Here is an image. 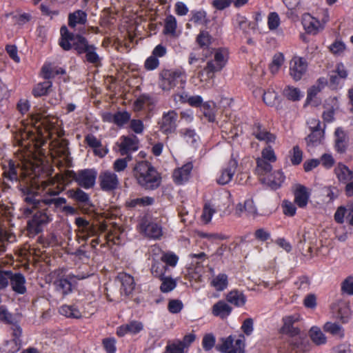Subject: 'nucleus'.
Here are the masks:
<instances>
[{
  "label": "nucleus",
  "mask_w": 353,
  "mask_h": 353,
  "mask_svg": "<svg viewBox=\"0 0 353 353\" xmlns=\"http://www.w3.org/2000/svg\"><path fill=\"white\" fill-rule=\"evenodd\" d=\"M53 184L52 179L42 181L41 185L43 191L40 199L30 194L24 197V201L28 205L23 209L25 215L31 214L34 209L38 210L28 223L30 231L35 234L41 232L42 227L52 221V212L58 210L67 202L64 197L57 196L60 192L50 187Z\"/></svg>",
  "instance_id": "nucleus-1"
},
{
  "label": "nucleus",
  "mask_w": 353,
  "mask_h": 353,
  "mask_svg": "<svg viewBox=\"0 0 353 353\" xmlns=\"http://www.w3.org/2000/svg\"><path fill=\"white\" fill-rule=\"evenodd\" d=\"M134 175L138 183L145 189L154 190L161 184L160 174L148 161L138 162L134 168Z\"/></svg>",
  "instance_id": "nucleus-2"
},
{
  "label": "nucleus",
  "mask_w": 353,
  "mask_h": 353,
  "mask_svg": "<svg viewBox=\"0 0 353 353\" xmlns=\"http://www.w3.org/2000/svg\"><path fill=\"white\" fill-rule=\"evenodd\" d=\"M186 76L180 69H163L159 74V87L164 92H170L176 87L183 88Z\"/></svg>",
  "instance_id": "nucleus-3"
},
{
  "label": "nucleus",
  "mask_w": 353,
  "mask_h": 353,
  "mask_svg": "<svg viewBox=\"0 0 353 353\" xmlns=\"http://www.w3.org/2000/svg\"><path fill=\"white\" fill-rule=\"evenodd\" d=\"M61 39L59 40L60 46L65 50H69L73 46L78 54L85 53L90 47L87 39L80 35L74 36L70 33L65 26H62L60 29Z\"/></svg>",
  "instance_id": "nucleus-4"
},
{
  "label": "nucleus",
  "mask_w": 353,
  "mask_h": 353,
  "mask_svg": "<svg viewBox=\"0 0 353 353\" xmlns=\"http://www.w3.org/2000/svg\"><path fill=\"white\" fill-rule=\"evenodd\" d=\"M3 177L12 182H18L31 174V168L23 166L19 163L9 160L3 165Z\"/></svg>",
  "instance_id": "nucleus-5"
},
{
  "label": "nucleus",
  "mask_w": 353,
  "mask_h": 353,
  "mask_svg": "<svg viewBox=\"0 0 353 353\" xmlns=\"http://www.w3.org/2000/svg\"><path fill=\"white\" fill-rule=\"evenodd\" d=\"M65 175L72 179L79 186L88 190L94 186L97 172L94 169H84L77 172L68 170Z\"/></svg>",
  "instance_id": "nucleus-6"
},
{
  "label": "nucleus",
  "mask_w": 353,
  "mask_h": 353,
  "mask_svg": "<svg viewBox=\"0 0 353 353\" xmlns=\"http://www.w3.org/2000/svg\"><path fill=\"white\" fill-rule=\"evenodd\" d=\"M88 275L82 274L69 273L66 275L59 276L54 282L56 290L63 296L68 295L72 292L73 288L77 281L87 278Z\"/></svg>",
  "instance_id": "nucleus-7"
},
{
  "label": "nucleus",
  "mask_w": 353,
  "mask_h": 353,
  "mask_svg": "<svg viewBox=\"0 0 353 353\" xmlns=\"http://www.w3.org/2000/svg\"><path fill=\"white\" fill-rule=\"evenodd\" d=\"M139 228L141 233L150 239L159 240L163 234L160 221L150 217H144L141 219Z\"/></svg>",
  "instance_id": "nucleus-8"
},
{
  "label": "nucleus",
  "mask_w": 353,
  "mask_h": 353,
  "mask_svg": "<svg viewBox=\"0 0 353 353\" xmlns=\"http://www.w3.org/2000/svg\"><path fill=\"white\" fill-rule=\"evenodd\" d=\"M245 336L241 334L238 338L232 335L223 338L221 343L216 346L218 351L222 353H245Z\"/></svg>",
  "instance_id": "nucleus-9"
},
{
  "label": "nucleus",
  "mask_w": 353,
  "mask_h": 353,
  "mask_svg": "<svg viewBox=\"0 0 353 353\" xmlns=\"http://www.w3.org/2000/svg\"><path fill=\"white\" fill-rule=\"evenodd\" d=\"M329 16L325 12L324 17L321 19L314 17L310 13H305L302 17L303 27L307 33L316 34L323 30L325 24L328 21Z\"/></svg>",
  "instance_id": "nucleus-10"
},
{
  "label": "nucleus",
  "mask_w": 353,
  "mask_h": 353,
  "mask_svg": "<svg viewBox=\"0 0 353 353\" xmlns=\"http://www.w3.org/2000/svg\"><path fill=\"white\" fill-rule=\"evenodd\" d=\"M99 184L103 191L110 192L119 187L120 181L116 173L110 170H104L99 175Z\"/></svg>",
  "instance_id": "nucleus-11"
},
{
  "label": "nucleus",
  "mask_w": 353,
  "mask_h": 353,
  "mask_svg": "<svg viewBox=\"0 0 353 353\" xmlns=\"http://www.w3.org/2000/svg\"><path fill=\"white\" fill-rule=\"evenodd\" d=\"M178 114L175 110L163 112L159 121L160 130L165 134L174 133L177 128Z\"/></svg>",
  "instance_id": "nucleus-12"
},
{
  "label": "nucleus",
  "mask_w": 353,
  "mask_h": 353,
  "mask_svg": "<svg viewBox=\"0 0 353 353\" xmlns=\"http://www.w3.org/2000/svg\"><path fill=\"white\" fill-rule=\"evenodd\" d=\"M288 344L292 353H305L312 347L307 336L301 332L297 336L290 337Z\"/></svg>",
  "instance_id": "nucleus-13"
},
{
  "label": "nucleus",
  "mask_w": 353,
  "mask_h": 353,
  "mask_svg": "<svg viewBox=\"0 0 353 353\" xmlns=\"http://www.w3.org/2000/svg\"><path fill=\"white\" fill-rule=\"evenodd\" d=\"M238 166L237 161L231 159L220 170L216 176V182L219 185H226L230 183L236 170Z\"/></svg>",
  "instance_id": "nucleus-14"
},
{
  "label": "nucleus",
  "mask_w": 353,
  "mask_h": 353,
  "mask_svg": "<svg viewBox=\"0 0 353 353\" xmlns=\"http://www.w3.org/2000/svg\"><path fill=\"white\" fill-rule=\"evenodd\" d=\"M74 223L78 228L77 232L79 236L83 241H87L90 237L94 236L97 234L96 225L83 217L76 218Z\"/></svg>",
  "instance_id": "nucleus-15"
},
{
  "label": "nucleus",
  "mask_w": 353,
  "mask_h": 353,
  "mask_svg": "<svg viewBox=\"0 0 353 353\" xmlns=\"http://www.w3.org/2000/svg\"><path fill=\"white\" fill-rule=\"evenodd\" d=\"M307 63L303 58L294 57L290 62V75L296 81L301 79L307 71Z\"/></svg>",
  "instance_id": "nucleus-16"
},
{
  "label": "nucleus",
  "mask_w": 353,
  "mask_h": 353,
  "mask_svg": "<svg viewBox=\"0 0 353 353\" xmlns=\"http://www.w3.org/2000/svg\"><path fill=\"white\" fill-rule=\"evenodd\" d=\"M252 134L261 141H264L268 145L273 144L276 141V136L267 130L261 123H255L252 127Z\"/></svg>",
  "instance_id": "nucleus-17"
},
{
  "label": "nucleus",
  "mask_w": 353,
  "mask_h": 353,
  "mask_svg": "<svg viewBox=\"0 0 353 353\" xmlns=\"http://www.w3.org/2000/svg\"><path fill=\"white\" fill-rule=\"evenodd\" d=\"M192 168V163L189 162L181 168L175 169L172 174L174 181L178 185L183 184L188 181L190 177Z\"/></svg>",
  "instance_id": "nucleus-18"
},
{
  "label": "nucleus",
  "mask_w": 353,
  "mask_h": 353,
  "mask_svg": "<svg viewBox=\"0 0 353 353\" xmlns=\"http://www.w3.org/2000/svg\"><path fill=\"white\" fill-rule=\"evenodd\" d=\"M119 151L121 155H126L139 148V141L135 136H123L121 137Z\"/></svg>",
  "instance_id": "nucleus-19"
},
{
  "label": "nucleus",
  "mask_w": 353,
  "mask_h": 353,
  "mask_svg": "<svg viewBox=\"0 0 353 353\" xmlns=\"http://www.w3.org/2000/svg\"><path fill=\"white\" fill-rule=\"evenodd\" d=\"M117 280L121 283V293L125 296L132 294L135 288L134 277L125 272H121L117 276Z\"/></svg>",
  "instance_id": "nucleus-20"
},
{
  "label": "nucleus",
  "mask_w": 353,
  "mask_h": 353,
  "mask_svg": "<svg viewBox=\"0 0 353 353\" xmlns=\"http://www.w3.org/2000/svg\"><path fill=\"white\" fill-rule=\"evenodd\" d=\"M296 316H288L283 319V325L281 328L282 334H287L290 337L297 336L301 332L298 327H294L293 324L298 321Z\"/></svg>",
  "instance_id": "nucleus-21"
},
{
  "label": "nucleus",
  "mask_w": 353,
  "mask_h": 353,
  "mask_svg": "<svg viewBox=\"0 0 353 353\" xmlns=\"http://www.w3.org/2000/svg\"><path fill=\"white\" fill-rule=\"evenodd\" d=\"M294 202L299 208H305L308 203L310 194L306 187L297 184L294 190Z\"/></svg>",
  "instance_id": "nucleus-22"
},
{
  "label": "nucleus",
  "mask_w": 353,
  "mask_h": 353,
  "mask_svg": "<svg viewBox=\"0 0 353 353\" xmlns=\"http://www.w3.org/2000/svg\"><path fill=\"white\" fill-rule=\"evenodd\" d=\"M10 285L12 290L20 294H23L26 292V279L21 273L13 274L12 272L10 279Z\"/></svg>",
  "instance_id": "nucleus-23"
},
{
  "label": "nucleus",
  "mask_w": 353,
  "mask_h": 353,
  "mask_svg": "<svg viewBox=\"0 0 353 353\" xmlns=\"http://www.w3.org/2000/svg\"><path fill=\"white\" fill-rule=\"evenodd\" d=\"M232 307L224 301H219L212 307V313L221 319L227 318L232 312Z\"/></svg>",
  "instance_id": "nucleus-24"
},
{
  "label": "nucleus",
  "mask_w": 353,
  "mask_h": 353,
  "mask_svg": "<svg viewBox=\"0 0 353 353\" xmlns=\"http://www.w3.org/2000/svg\"><path fill=\"white\" fill-rule=\"evenodd\" d=\"M335 150L337 152L343 154L345 153L348 144V137L345 132L341 129L337 128L335 131Z\"/></svg>",
  "instance_id": "nucleus-25"
},
{
  "label": "nucleus",
  "mask_w": 353,
  "mask_h": 353,
  "mask_svg": "<svg viewBox=\"0 0 353 353\" xmlns=\"http://www.w3.org/2000/svg\"><path fill=\"white\" fill-rule=\"evenodd\" d=\"M59 312L63 316L72 319H80L83 315L77 304L63 305L59 307Z\"/></svg>",
  "instance_id": "nucleus-26"
},
{
  "label": "nucleus",
  "mask_w": 353,
  "mask_h": 353,
  "mask_svg": "<svg viewBox=\"0 0 353 353\" xmlns=\"http://www.w3.org/2000/svg\"><path fill=\"white\" fill-rule=\"evenodd\" d=\"M334 172L339 181L347 183L353 179V171L350 170L347 166L339 163L334 169Z\"/></svg>",
  "instance_id": "nucleus-27"
},
{
  "label": "nucleus",
  "mask_w": 353,
  "mask_h": 353,
  "mask_svg": "<svg viewBox=\"0 0 353 353\" xmlns=\"http://www.w3.org/2000/svg\"><path fill=\"white\" fill-rule=\"evenodd\" d=\"M284 180L285 176L280 170L274 172L272 174H269L267 178L263 179L264 182L274 190H276L281 187Z\"/></svg>",
  "instance_id": "nucleus-28"
},
{
  "label": "nucleus",
  "mask_w": 353,
  "mask_h": 353,
  "mask_svg": "<svg viewBox=\"0 0 353 353\" xmlns=\"http://www.w3.org/2000/svg\"><path fill=\"white\" fill-rule=\"evenodd\" d=\"M177 21L174 16L169 14L166 17L164 21L163 34L172 37H177L179 34L176 32Z\"/></svg>",
  "instance_id": "nucleus-29"
},
{
  "label": "nucleus",
  "mask_w": 353,
  "mask_h": 353,
  "mask_svg": "<svg viewBox=\"0 0 353 353\" xmlns=\"http://www.w3.org/2000/svg\"><path fill=\"white\" fill-rule=\"evenodd\" d=\"M226 300L236 307H242L245 304L246 296L244 294L237 290L230 291L226 295Z\"/></svg>",
  "instance_id": "nucleus-30"
},
{
  "label": "nucleus",
  "mask_w": 353,
  "mask_h": 353,
  "mask_svg": "<svg viewBox=\"0 0 353 353\" xmlns=\"http://www.w3.org/2000/svg\"><path fill=\"white\" fill-rule=\"evenodd\" d=\"M87 22V14L81 10H78L68 15V26L70 28H75L77 25H84Z\"/></svg>",
  "instance_id": "nucleus-31"
},
{
  "label": "nucleus",
  "mask_w": 353,
  "mask_h": 353,
  "mask_svg": "<svg viewBox=\"0 0 353 353\" xmlns=\"http://www.w3.org/2000/svg\"><path fill=\"white\" fill-rule=\"evenodd\" d=\"M43 77L46 79L54 78L58 74H63L65 70L60 67L53 66L51 63H45L41 69Z\"/></svg>",
  "instance_id": "nucleus-32"
},
{
  "label": "nucleus",
  "mask_w": 353,
  "mask_h": 353,
  "mask_svg": "<svg viewBox=\"0 0 353 353\" xmlns=\"http://www.w3.org/2000/svg\"><path fill=\"white\" fill-rule=\"evenodd\" d=\"M189 21L192 22L195 26H206L209 23L207 13L203 10H193L190 12Z\"/></svg>",
  "instance_id": "nucleus-33"
},
{
  "label": "nucleus",
  "mask_w": 353,
  "mask_h": 353,
  "mask_svg": "<svg viewBox=\"0 0 353 353\" xmlns=\"http://www.w3.org/2000/svg\"><path fill=\"white\" fill-rule=\"evenodd\" d=\"M210 285L216 291H223L228 285V277L227 274L221 273L214 276L210 281Z\"/></svg>",
  "instance_id": "nucleus-34"
},
{
  "label": "nucleus",
  "mask_w": 353,
  "mask_h": 353,
  "mask_svg": "<svg viewBox=\"0 0 353 353\" xmlns=\"http://www.w3.org/2000/svg\"><path fill=\"white\" fill-rule=\"evenodd\" d=\"M323 130H315L305 138L307 146L310 148H314L321 143L323 139Z\"/></svg>",
  "instance_id": "nucleus-35"
},
{
  "label": "nucleus",
  "mask_w": 353,
  "mask_h": 353,
  "mask_svg": "<svg viewBox=\"0 0 353 353\" xmlns=\"http://www.w3.org/2000/svg\"><path fill=\"white\" fill-rule=\"evenodd\" d=\"M323 330L325 332H328L339 339L343 338L345 335L343 327L336 323H325L323 325Z\"/></svg>",
  "instance_id": "nucleus-36"
},
{
  "label": "nucleus",
  "mask_w": 353,
  "mask_h": 353,
  "mask_svg": "<svg viewBox=\"0 0 353 353\" xmlns=\"http://www.w3.org/2000/svg\"><path fill=\"white\" fill-rule=\"evenodd\" d=\"M309 335L314 343L317 345L325 344L327 338L321 329L316 326H313L309 331Z\"/></svg>",
  "instance_id": "nucleus-37"
},
{
  "label": "nucleus",
  "mask_w": 353,
  "mask_h": 353,
  "mask_svg": "<svg viewBox=\"0 0 353 353\" xmlns=\"http://www.w3.org/2000/svg\"><path fill=\"white\" fill-rule=\"evenodd\" d=\"M68 195L78 203L88 205L90 203V196L80 188L70 190Z\"/></svg>",
  "instance_id": "nucleus-38"
},
{
  "label": "nucleus",
  "mask_w": 353,
  "mask_h": 353,
  "mask_svg": "<svg viewBox=\"0 0 353 353\" xmlns=\"http://www.w3.org/2000/svg\"><path fill=\"white\" fill-rule=\"evenodd\" d=\"M97 47L94 45L90 46L85 52L86 61L96 66L101 65V57L97 52Z\"/></svg>",
  "instance_id": "nucleus-39"
},
{
  "label": "nucleus",
  "mask_w": 353,
  "mask_h": 353,
  "mask_svg": "<svg viewBox=\"0 0 353 353\" xmlns=\"http://www.w3.org/2000/svg\"><path fill=\"white\" fill-rule=\"evenodd\" d=\"M52 86V83L50 81L37 83L32 90V94L35 97L45 96L50 92Z\"/></svg>",
  "instance_id": "nucleus-40"
},
{
  "label": "nucleus",
  "mask_w": 353,
  "mask_h": 353,
  "mask_svg": "<svg viewBox=\"0 0 353 353\" xmlns=\"http://www.w3.org/2000/svg\"><path fill=\"white\" fill-rule=\"evenodd\" d=\"M21 346V341L8 340L6 341L0 347V350L4 353H16Z\"/></svg>",
  "instance_id": "nucleus-41"
},
{
  "label": "nucleus",
  "mask_w": 353,
  "mask_h": 353,
  "mask_svg": "<svg viewBox=\"0 0 353 353\" xmlns=\"http://www.w3.org/2000/svg\"><path fill=\"white\" fill-rule=\"evenodd\" d=\"M351 310L349 305L342 303L339 305L336 317L340 319L343 323H347L351 318Z\"/></svg>",
  "instance_id": "nucleus-42"
},
{
  "label": "nucleus",
  "mask_w": 353,
  "mask_h": 353,
  "mask_svg": "<svg viewBox=\"0 0 353 353\" xmlns=\"http://www.w3.org/2000/svg\"><path fill=\"white\" fill-rule=\"evenodd\" d=\"M283 94L288 99L292 101H299L303 96L299 88L290 85L284 89Z\"/></svg>",
  "instance_id": "nucleus-43"
},
{
  "label": "nucleus",
  "mask_w": 353,
  "mask_h": 353,
  "mask_svg": "<svg viewBox=\"0 0 353 353\" xmlns=\"http://www.w3.org/2000/svg\"><path fill=\"white\" fill-rule=\"evenodd\" d=\"M212 37L206 30H201L196 38L198 45L202 48H208L212 43Z\"/></svg>",
  "instance_id": "nucleus-44"
},
{
  "label": "nucleus",
  "mask_w": 353,
  "mask_h": 353,
  "mask_svg": "<svg viewBox=\"0 0 353 353\" xmlns=\"http://www.w3.org/2000/svg\"><path fill=\"white\" fill-rule=\"evenodd\" d=\"M179 134L188 143L191 145L196 143L199 139L198 135L193 129L183 128L179 131Z\"/></svg>",
  "instance_id": "nucleus-45"
},
{
  "label": "nucleus",
  "mask_w": 353,
  "mask_h": 353,
  "mask_svg": "<svg viewBox=\"0 0 353 353\" xmlns=\"http://www.w3.org/2000/svg\"><path fill=\"white\" fill-rule=\"evenodd\" d=\"M154 199L149 196L141 198H135L130 199L126 204L130 208H135L137 206H147L153 203Z\"/></svg>",
  "instance_id": "nucleus-46"
},
{
  "label": "nucleus",
  "mask_w": 353,
  "mask_h": 353,
  "mask_svg": "<svg viewBox=\"0 0 353 353\" xmlns=\"http://www.w3.org/2000/svg\"><path fill=\"white\" fill-rule=\"evenodd\" d=\"M271 162L265 161L261 158H258L256 160V172L260 176H263L269 174L272 169V166L270 163Z\"/></svg>",
  "instance_id": "nucleus-47"
},
{
  "label": "nucleus",
  "mask_w": 353,
  "mask_h": 353,
  "mask_svg": "<svg viewBox=\"0 0 353 353\" xmlns=\"http://www.w3.org/2000/svg\"><path fill=\"white\" fill-rule=\"evenodd\" d=\"M228 59V52L225 48H218L214 52V60L223 68Z\"/></svg>",
  "instance_id": "nucleus-48"
},
{
  "label": "nucleus",
  "mask_w": 353,
  "mask_h": 353,
  "mask_svg": "<svg viewBox=\"0 0 353 353\" xmlns=\"http://www.w3.org/2000/svg\"><path fill=\"white\" fill-rule=\"evenodd\" d=\"M160 290L162 292L167 293L173 290L176 286V281L169 276L162 277Z\"/></svg>",
  "instance_id": "nucleus-49"
},
{
  "label": "nucleus",
  "mask_w": 353,
  "mask_h": 353,
  "mask_svg": "<svg viewBox=\"0 0 353 353\" xmlns=\"http://www.w3.org/2000/svg\"><path fill=\"white\" fill-rule=\"evenodd\" d=\"M168 269V267L163 262L156 261L152 263L151 267V272L155 277L159 278L164 277V274Z\"/></svg>",
  "instance_id": "nucleus-50"
},
{
  "label": "nucleus",
  "mask_w": 353,
  "mask_h": 353,
  "mask_svg": "<svg viewBox=\"0 0 353 353\" xmlns=\"http://www.w3.org/2000/svg\"><path fill=\"white\" fill-rule=\"evenodd\" d=\"M284 62V57L281 53L274 55L272 61L270 65V70L272 74L276 73Z\"/></svg>",
  "instance_id": "nucleus-51"
},
{
  "label": "nucleus",
  "mask_w": 353,
  "mask_h": 353,
  "mask_svg": "<svg viewBox=\"0 0 353 353\" xmlns=\"http://www.w3.org/2000/svg\"><path fill=\"white\" fill-rule=\"evenodd\" d=\"M277 98L278 94L272 88L268 89V90L264 92L263 94V101L268 105H274L276 104Z\"/></svg>",
  "instance_id": "nucleus-52"
},
{
  "label": "nucleus",
  "mask_w": 353,
  "mask_h": 353,
  "mask_svg": "<svg viewBox=\"0 0 353 353\" xmlns=\"http://www.w3.org/2000/svg\"><path fill=\"white\" fill-rule=\"evenodd\" d=\"M130 114L126 111L117 112L114 114V123L121 127L130 121Z\"/></svg>",
  "instance_id": "nucleus-53"
},
{
  "label": "nucleus",
  "mask_w": 353,
  "mask_h": 353,
  "mask_svg": "<svg viewBox=\"0 0 353 353\" xmlns=\"http://www.w3.org/2000/svg\"><path fill=\"white\" fill-rule=\"evenodd\" d=\"M223 69L221 66H220L218 63H216L214 60L209 61L207 63L206 66L204 68V72H206L208 77L209 78H212L214 74L216 72H219Z\"/></svg>",
  "instance_id": "nucleus-54"
},
{
  "label": "nucleus",
  "mask_w": 353,
  "mask_h": 353,
  "mask_svg": "<svg viewBox=\"0 0 353 353\" xmlns=\"http://www.w3.org/2000/svg\"><path fill=\"white\" fill-rule=\"evenodd\" d=\"M204 112V115L208 118L210 121L213 122L215 120L214 108L215 104L214 102H206L202 104Z\"/></svg>",
  "instance_id": "nucleus-55"
},
{
  "label": "nucleus",
  "mask_w": 353,
  "mask_h": 353,
  "mask_svg": "<svg viewBox=\"0 0 353 353\" xmlns=\"http://www.w3.org/2000/svg\"><path fill=\"white\" fill-rule=\"evenodd\" d=\"M332 100V102L333 103L332 108L329 109L327 111H325L323 114V117L325 121L326 122H331L334 119V109L338 108L339 103H338V99L336 97H333L330 99Z\"/></svg>",
  "instance_id": "nucleus-56"
},
{
  "label": "nucleus",
  "mask_w": 353,
  "mask_h": 353,
  "mask_svg": "<svg viewBox=\"0 0 353 353\" xmlns=\"http://www.w3.org/2000/svg\"><path fill=\"white\" fill-rule=\"evenodd\" d=\"M152 97L148 94H142L134 102L135 108L141 110L145 105H150L152 103Z\"/></svg>",
  "instance_id": "nucleus-57"
},
{
  "label": "nucleus",
  "mask_w": 353,
  "mask_h": 353,
  "mask_svg": "<svg viewBox=\"0 0 353 353\" xmlns=\"http://www.w3.org/2000/svg\"><path fill=\"white\" fill-rule=\"evenodd\" d=\"M303 160V152L299 146L296 145L292 148L291 152L290 161L291 163L294 165H299Z\"/></svg>",
  "instance_id": "nucleus-58"
},
{
  "label": "nucleus",
  "mask_w": 353,
  "mask_h": 353,
  "mask_svg": "<svg viewBox=\"0 0 353 353\" xmlns=\"http://www.w3.org/2000/svg\"><path fill=\"white\" fill-rule=\"evenodd\" d=\"M215 212V210L210 203H206L203 210L201 219L205 223H208Z\"/></svg>",
  "instance_id": "nucleus-59"
},
{
  "label": "nucleus",
  "mask_w": 353,
  "mask_h": 353,
  "mask_svg": "<svg viewBox=\"0 0 353 353\" xmlns=\"http://www.w3.org/2000/svg\"><path fill=\"white\" fill-rule=\"evenodd\" d=\"M131 159V157L128 156L127 158L118 159L114 161L112 168L117 172H121L124 171L127 166L128 162Z\"/></svg>",
  "instance_id": "nucleus-60"
},
{
  "label": "nucleus",
  "mask_w": 353,
  "mask_h": 353,
  "mask_svg": "<svg viewBox=\"0 0 353 353\" xmlns=\"http://www.w3.org/2000/svg\"><path fill=\"white\" fill-rule=\"evenodd\" d=\"M245 213L249 216H256L257 215V209L252 199L245 200L243 203Z\"/></svg>",
  "instance_id": "nucleus-61"
},
{
  "label": "nucleus",
  "mask_w": 353,
  "mask_h": 353,
  "mask_svg": "<svg viewBox=\"0 0 353 353\" xmlns=\"http://www.w3.org/2000/svg\"><path fill=\"white\" fill-rule=\"evenodd\" d=\"M183 307V304L181 301L178 299H172L168 302V309L172 314L179 313Z\"/></svg>",
  "instance_id": "nucleus-62"
},
{
  "label": "nucleus",
  "mask_w": 353,
  "mask_h": 353,
  "mask_svg": "<svg viewBox=\"0 0 353 353\" xmlns=\"http://www.w3.org/2000/svg\"><path fill=\"white\" fill-rule=\"evenodd\" d=\"M280 24V18L279 14L272 12H270L268 17V26L270 30H276Z\"/></svg>",
  "instance_id": "nucleus-63"
},
{
  "label": "nucleus",
  "mask_w": 353,
  "mask_h": 353,
  "mask_svg": "<svg viewBox=\"0 0 353 353\" xmlns=\"http://www.w3.org/2000/svg\"><path fill=\"white\" fill-rule=\"evenodd\" d=\"M261 159L270 162H274L276 160V157L274 150L270 145L264 148L261 152Z\"/></svg>",
  "instance_id": "nucleus-64"
}]
</instances>
